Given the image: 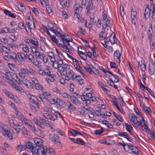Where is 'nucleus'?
Masks as SVG:
<instances>
[{
    "mask_svg": "<svg viewBox=\"0 0 155 155\" xmlns=\"http://www.w3.org/2000/svg\"><path fill=\"white\" fill-rule=\"evenodd\" d=\"M148 124L147 121L145 120L143 117H142L141 120L139 121L137 120V123L136 124H135L137 126H140L142 130L144 131H147L148 130Z\"/></svg>",
    "mask_w": 155,
    "mask_h": 155,
    "instance_id": "1",
    "label": "nucleus"
},
{
    "mask_svg": "<svg viewBox=\"0 0 155 155\" xmlns=\"http://www.w3.org/2000/svg\"><path fill=\"white\" fill-rule=\"evenodd\" d=\"M15 114L18 118L20 120L22 123L27 125V126L28 124L31 123V122L29 120L26 118L23 115L21 114L20 112L17 111V113Z\"/></svg>",
    "mask_w": 155,
    "mask_h": 155,
    "instance_id": "2",
    "label": "nucleus"
},
{
    "mask_svg": "<svg viewBox=\"0 0 155 155\" xmlns=\"http://www.w3.org/2000/svg\"><path fill=\"white\" fill-rule=\"evenodd\" d=\"M29 128L30 129L32 132L36 135L38 136H41L42 133L41 130L40 129L36 130L35 127L33 124L31 122V124H29L28 125Z\"/></svg>",
    "mask_w": 155,
    "mask_h": 155,
    "instance_id": "3",
    "label": "nucleus"
},
{
    "mask_svg": "<svg viewBox=\"0 0 155 155\" xmlns=\"http://www.w3.org/2000/svg\"><path fill=\"white\" fill-rule=\"evenodd\" d=\"M78 94L77 93H73L72 95L70 96V98L72 102L77 106H79L81 103L77 99V98H78Z\"/></svg>",
    "mask_w": 155,
    "mask_h": 155,
    "instance_id": "4",
    "label": "nucleus"
},
{
    "mask_svg": "<svg viewBox=\"0 0 155 155\" xmlns=\"http://www.w3.org/2000/svg\"><path fill=\"white\" fill-rule=\"evenodd\" d=\"M49 137L51 140L54 143L56 144H60L61 143L60 141L59 137L54 134H49Z\"/></svg>",
    "mask_w": 155,
    "mask_h": 155,
    "instance_id": "5",
    "label": "nucleus"
},
{
    "mask_svg": "<svg viewBox=\"0 0 155 155\" xmlns=\"http://www.w3.org/2000/svg\"><path fill=\"white\" fill-rule=\"evenodd\" d=\"M28 98L31 102L35 104L38 108H39L38 106L39 101L37 97L33 95H29L28 96Z\"/></svg>",
    "mask_w": 155,
    "mask_h": 155,
    "instance_id": "6",
    "label": "nucleus"
},
{
    "mask_svg": "<svg viewBox=\"0 0 155 155\" xmlns=\"http://www.w3.org/2000/svg\"><path fill=\"white\" fill-rule=\"evenodd\" d=\"M120 57L121 54L119 51L117 50L114 52V59L118 63H120Z\"/></svg>",
    "mask_w": 155,
    "mask_h": 155,
    "instance_id": "7",
    "label": "nucleus"
},
{
    "mask_svg": "<svg viewBox=\"0 0 155 155\" xmlns=\"http://www.w3.org/2000/svg\"><path fill=\"white\" fill-rule=\"evenodd\" d=\"M151 11H151L149 9V5H146L144 13V16L146 19L147 18L150 16L151 17L152 14L151 13L150 14Z\"/></svg>",
    "mask_w": 155,
    "mask_h": 155,
    "instance_id": "8",
    "label": "nucleus"
},
{
    "mask_svg": "<svg viewBox=\"0 0 155 155\" xmlns=\"http://www.w3.org/2000/svg\"><path fill=\"white\" fill-rule=\"evenodd\" d=\"M0 127H1L2 131V133L3 135H5L7 132L10 131L8 127L5 125L1 124H0Z\"/></svg>",
    "mask_w": 155,
    "mask_h": 155,
    "instance_id": "9",
    "label": "nucleus"
},
{
    "mask_svg": "<svg viewBox=\"0 0 155 155\" xmlns=\"http://www.w3.org/2000/svg\"><path fill=\"white\" fill-rule=\"evenodd\" d=\"M39 155H45L48 151V148L46 146H43L38 148Z\"/></svg>",
    "mask_w": 155,
    "mask_h": 155,
    "instance_id": "10",
    "label": "nucleus"
},
{
    "mask_svg": "<svg viewBox=\"0 0 155 155\" xmlns=\"http://www.w3.org/2000/svg\"><path fill=\"white\" fill-rule=\"evenodd\" d=\"M130 120L132 121L134 124H136L137 122V116L134 114H130L129 115Z\"/></svg>",
    "mask_w": 155,
    "mask_h": 155,
    "instance_id": "11",
    "label": "nucleus"
},
{
    "mask_svg": "<svg viewBox=\"0 0 155 155\" xmlns=\"http://www.w3.org/2000/svg\"><path fill=\"white\" fill-rule=\"evenodd\" d=\"M98 83L100 86L102 88L103 90L105 91L106 92L107 91H110V89L108 86L105 84L100 81L98 82Z\"/></svg>",
    "mask_w": 155,
    "mask_h": 155,
    "instance_id": "12",
    "label": "nucleus"
},
{
    "mask_svg": "<svg viewBox=\"0 0 155 155\" xmlns=\"http://www.w3.org/2000/svg\"><path fill=\"white\" fill-rule=\"evenodd\" d=\"M48 26L51 31L53 32H54L55 29H58V28L55 25V24L52 23L51 22H49L48 24Z\"/></svg>",
    "mask_w": 155,
    "mask_h": 155,
    "instance_id": "13",
    "label": "nucleus"
},
{
    "mask_svg": "<svg viewBox=\"0 0 155 155\" xmlns=\"http://www.w3.org/2000/svg\"><path fill=\"white\" fill-rule=\"evenodd\" d=\"M43 140L40 138L35 139L34 142L36 145L38 147H41L43 145Z\"/></svg>",
    "mask_w": 155,
    "mask_h": 155,
    "instance_id": "14",
    "label": "nucleus"
},
{
    "mask_svg": "<svg viewBox=\"0 0 155 155\" xmlns=\"http://www.w3.org/2000/svg\"><path fill=\"white\" fill-rule=\"evenodd\" d=\"M43 115L44 117L47 119H49L53 121L55 120L54 118L52 116L48 113H44Z\"/></svg>",
    "mask_w": 155,
    "mask_h": 155,
    "instance_id": "15",
    "label": "nucleus"
},
{
    "mask_svg": "<svg viewBox=\"0 0 155 155\" xmlns=\"http://www.w3.org/2000/svg\"><path fill=\"white\" fill-rule=\"evenodd\" d=\"M109 41L111 43V44H114L116 42L115 35V34L112 33L110 37Z\"/></svg>",
    "mask_w": 155,
    "mask_h": 155,
    "instance_id": "16",
    "label": "nucleus"
},
{
    "mask_svg": "<svg viewBox=\"0 0 155 155\" xmlns=\"http://www.w3.org/2000/svg\"><path fill=\"white\" fill-rule=\"evenodd\" d=\"M70 132L74 136H77L78 134H79L84 137L83 135L81 133L73 129H70Z\"/></svg>",
    "mask_w": 155,
    "mask_h": 155,
    "instance_id": "17",
    "label": "nucleus"
},
{
    "mask_svg": "<svg viewBox=\"0 0 155 155\" xmlns=\"http://www.w3.org/2000/svg\"><path fill=\"white\" fill-rule=\"evenodd\" d=\"M33 120L35 122L36 124L39 126L41 128H43L44 125L42 124L41 122L36 117H34Z\"/></svg>",
    "mask_w": 155,
    "mask_h": 155,
    "instance_id": "18",
    "label": "nucleus"
},
{
    "mask_svg": "<svg viewBox=\"0 0 155 155\" xmlns=\"http://www.w3.org/2000/svg\"><path fill=\"white\" fill-rule=\"evenodd\" d=\"M130 150L134 154L138 155L139 153V151L138 149L135 147L131 146Z\"/></svg>",
    "mask_w": 155,
    "mask_h": 155,
    "instance_id": "19",
    "label": "nucleus"
},
{
    "mask_svg": "<svg viewBox=\"0 0 155 155\" xmlns=\"http://www.w3.org/2000/svg\"><path fill=\"white\" fill-rule=\"evenodd\" d=\"M17 55L19 59L21 58L24 61L26 59V55L23 53L18 52L17 53Z\"/></svg>",
    "mask_w": 155,
    "mask_h": 155,
    "instance_id": "20",
    "label": "nucleus"
},
{
    "mask_svg": "<svg viewBox=\"0 0 155 155\" xmlns=\"http://www.w3.org/2000/svg\"><path fill=\"white\" fill-rule=\"evenodd\" d=\"M99 36V37L101 38V40H104L107 37V35L105 31H103L101 32Z\"/></svg>",
    "mask_w": 155,
    "mask_h": 155,
    "instance_id": "21",
    "label": "nucleus"
},
{
    "mask_svg": "<svg viewBox=\"0 0 155 155\" xmlns=\"http://www.w3.org/2000/svg\"><path fill=\"white\" fill-rule=\"evenodd\" d=\"M23 126L22 125H20L19 124H15V127L13 129L15 130L17 133H19V130H21V127Z\"/></svg>",
    "mask_w": 155,
    "mask_h": 155,
    "instance_id": "22",
    "label": "nucleus"
},
{
    "mask_svg": "<svg viewBox=\"0 0 155 155\" xmlns=\"http://www.w3.org/2000/svg\"><path fill=\"white\" fill-rule=\"evenodd\" d=\"M8 56L10 58L13 59L15 61H17V55L14 52H11Z\"/></svg>",
    "mask_w": 155,
    "mask_h": 155,
    "instance_id": "23",
    "label": "nucleus"
},
{
    "mask_svg": "<svg viewBox=\"0 0 155 155\" xmlns=\"http://www.w3.org/2000/svg\"><path fill=\"white\" fill-rule=\"evenodd\" d=\"M117 133L118 134H117V135L119 136L120 137H124L126 139H127L128 136V134L126 132H118Z\"/></svg>",
    "mask_w": 155,
    "mask_h": 155,
    "instance_id": "24",
    "label": "nucleus"
},
{
    "mask_svg": "<svg viewBox=\"0 0 155 155\" xmlns=\"http://www.w3.org/2000/svg\"><path fill=\"white\" fill-rule=\"evenodd\" d=\"M26 148L32 150L34 147L32 143L30 142H28L25 145Z\"/></svg>",
    "mask_w": 155,
    "mask_h": 155,
    "instance_id": "25",
    "label": "nucleus"
},
{
    "mask_svg": "<svg viewBox=\"0 0 155 155\" xmlns=\"http://www.w3.org/2000/svg\"><path fill=\"white\" fill-rule=\"evenodd\" d=\"M22 82L23 83L26 85L27 86H30L31 83V82L28 80L27 79L24 78L22 81Z\"/></svg>",
    "mask_w": 155,
    "mask_h": 155,
    "instance_id": "26",
    "label": "nucleus"
},
{
    "mask_svg": "<svg viewBox=\"0 0 155 155\" xmlns=\"http://www.w3.org/2000/svg\"><path fill=\"white\" fill-rule=\"evenodd\" d=\"M38 148L35 147H34L31 150V152L32 153V155H38L39 154L38 152Z\"/></svg>",
    "mask_w": 155,
    "mask_h": 155,
    "instance_id": "27",
    "label": "nucleus"
},
{
    "mask_svg": "<svg viewBox=\"0 0 155 155\" xmlns=\"http://www.w3.org/2000/svg\"><path fill=\"white\" fill-rule=\"evenodd\" d=\"M54 115L56 117L61 118L64 121L63 116L60 112L58 111L55 112L54 113Z\"/></svg>",
    "mask_w": 155,
    "mask_h": 155,
    "instance_id": "28",
    "label": "nucleus"
},
{
    "mask_svg": "<svg viewBox=\"0 0 155 155\" xmlns=\"http://www.w3.org/2000/svg\"><path fill=\"white\" fill-rule=\"evenodd\" d=\"M84 68L87 72H89L90 74H92V68H91V66L88 65L87 66H84Z\"/></svg>",
    "mask_w": 155,
    "mask_h": 155,
    "instance_id": "29",
    "label": "nucleus"
},
{
    "mask_svg": "<svg viewBox=\"0 0 155 155\" xmlns=\"http://www.w3.org/2000/svg\"><path fill=\"white\" fill-rule=\"evenodd\" d=\"M143 110L148 114H150L151 112V110L150 107L143 105L142 106Z\"/></svg>",
    "mask_w": 155,
    "mask_h": 155,
    "instance_id": "30",
    "label": "nucleus"
},
{
    "mask_svg": "<svg viewBox=\"0 0 155 155\" xmlns=\"http://www.w3.org/2000/svg\"><path fill=\"white\" fill-rule=\"evenodd\" d=\"M77 77V78L75 81L78 82L81 85H82L84 83L83 79L81 78L80 76H78Z\"/></svg>",
    "mask_w": 155,
    "mask_h": 155,
    "instance_id": "31",
    "label": "nucleus"
},
{
    "mask_svg": "<svg viewBox=\"0 0 155 155\" xmlns=\"http://www.w3.org/2000/svg\"><path fill=\"white\" fill-rule=\"evenodd\" d=\"M78 53L80 55V54L82 55V56H81L80 55V57L82 58L83 59L85 60L87 59V57L86 54H85V53L82 52V51H78Z\"/></svg>",
    "mask_w": 155,
    "mask_h": 155,
    "instance_id": "32",
    "label": "nucleus"
},
{
    "mask_svg": "<svg viewBox=\"0 0 155 155\" xmlns=\"http://www.w3.org/2000/svg\"><path fill=\"white\" fill-rule=\"evenodd\" d=\"M148 132L151 137L153 139L155 140V132L153 130H151L150 129L149 130Z\"/></svg>",
    "mask_w": 155,
    "mask_h": 155,
    "instance_id": "33",
    "label": "nucleus"
},
{
    "mask_svg": "<svg viewBox=\"0 0 155 155\" xmlns=\"http://www.w3.org/2000/svg\"><path fill=\"white\" fill-rule=\"evenodd\" d=\"M76 69L78 71L80 72L82 75H84L83 72L82 68L79 65H76L75 67Z\"/></svg>",
    "mask_w": 155,
    "mask_h": 155,
    "instance_id": "34",
    "label": "nucleus"
},
{
    "mask_svg": "<svg viewBox=\"0 0 155 155\" xmlns=\"http://www.w3.org/2000/svg\"><path fill=\"white\" fill-rule=\"evenodd\" d=\"M18 7L20 10L22 12H25V8L22 4H19L18 5Z\"/></svg>",
    "mask_w": 155,
    "mask_h": 155,
    "instance_id": "35",
    "label": "nucleus"
},
{
    "mask_svg": "<svg viewBox=\"0 0 155 155\" xmlns=\"http://www.w3.org/2000/svg\"><path fill=\"white\" fill-rule=\"evenodd\" d=\"M4 29H7V31L6 33H14L15 32V31L14 29H9L6 27L4 28Z\"/></svg>",
    "mask_w": 155,
    "mask_h": 155,
    "instance_id": "36",
    "label": "nucleus"
},
{
    "mask_svg": "<svg viewBox=\"0 0 155 155\" xmlns=\"http://www.w3.org/2000/svg\"><path fill=\"white\" fill-rule=\"evenodd\" d=\"M61 40L62 41L63 44L66 45L70 46V44L69 43V41L68 40V38L67 39H63L62 38V39H61Z\"/></svg>",
    "mask_w": 155,
    "mask_h": 155,
    "instance_id": "37",
    "label": "nucleus"
},
{
    "mask_svg": "<svg viewBox=\"0 0 155 155\" xmlns=\"http://www.w3.org/2000/svg\"><path fill=\"white\" fill-rule=\"evenodd\" d=\"M103 127H101V130H94V133L97 135H100L103 133Z\"/></svg>",
    "mask_w": 155,
    "mask_h": 155,
    "instance_id": "38",
    "label": "nucleus"
},
{
    "mask_svg": "<svg viewBox=\"0 0 155 155\" xmlns=\"http://www.w3.org/2000/svg\"><path fill=\"white\" fill-rule=\"evenodd\" d=\"M25 149V147L23 145H19L18 146L17 149L18 151L20 152L21 151L24 150Z\"/></svg>",
    "mask_w": 155,
    "mask_h": 155,
    "instance_id": "39",
    "label": "nucleus"
},
{
    "mask_svg": "<svg viewBox=\"0 0 155 155\" xmlns=\"http://www.w3.org/2000/svg\"><path fill=\"white\" fill-rule=\"evenodd\" d=\"M113 114L115 117L116 118L117 120H119L120 121L122 122L123 121V119L121 118V117L119 115L117 114L115 112H113Z\"/></svg>",
    "mask_w": 155,
    "mask_h": 155,
    "instance_id": "40",
    "label": "nucleus"
},
{
    "mask_svg": "<svg viewBox=\"0 0 155 155\" xmlns=\"http://www.w3.org/2000/svg\"><path fill=\"white\" fill-rule=\"evenodd\" d=\"M141 64L140 65L141 69L142 71H144L146 69V65L144 63V61H141Z\"/></svg>",
    "mask_w": 155,
    "mask_h": 155,
    "instance_id": "41",
    "label": "nucleus"
},
{
    "mask_svg": "<svg viewBox=\"0 0 155 155\" xmlns=\"http://www.w3.org/2000/svg\"><path fill=\"white\" fill-rule=\"evenodd\" d=\"M20 130H21L22 134L24 135H28L27 130L24 126H23Z\"/></svg>",
    "mask_w": 155,
    "mask_h": 155,
    "instance_id": "42",
    "label": "nucleus"
},
{
    "mask_svg": "<svg viewBox=\"0 0 155 155\" xmlns=\"http://www.w3.org/2000/svg\"><path fill=\"white\" fill-rule=\"evenodd\" d=\"M9 122V123L10 126L13 128L15 127V124L13 119L8 120Z\"/></svg>",
    "mask_w": 155,
    "mask_h": 155,
    "instance_id": "43",
    "label": "nucleus"
},
{
    "mask_svg": "<svg viewBox=\"0 0 155 155\" xmlns=\"http://www.w3.org/2000/svg\"><path fill=\"white\" fill-rule=\"evenodd\" d=\"M74 6L75 7V9L74 10L75 14H76L77 15H78L79 13L78 8L79 7V5L77 4H75Z\"/></svg>",
    "mask_w": 155,
    "mask_h": 155,
    "instance_id": "44",
    "label": "nucleus"
},
{
    "mask_svg": "<svg viewBox=\"0 0 155 155\" xmlns=\"http://www.w3.org/2000/svg\"><path fill=\"white\" fill-rule=\"evenodd\" d=\"M67 105L68 107L70 109H72L73 110H75L76 109V108L75 107L72 106L70 102L69 101H68L67 102Z\"/></svg>",
    "mask_w": 155,
    "mask_h": 155,
    "instance_id": "45",
    "label": "nucleus"
},
{
    "mask_svg": "<svg viewBox=\"0 0 155 155\" xmlns=\"http://www.w3.org/2000/svg\"><path fill=\"white\" fill-rule=\"evenodd\" d=\"M84 108L87 111H89L91 112L94 113L95 111L93 110V108L91 107H88L87 105L85 107H84Z\"/></svg>",
    "mask_w": 155,
    "mask_h": 155,
    "instance_id": "46",
    "label": "nucleus"
},
{
    "mask_svg": "<svg viewBox=\"0 0 155 155\" xmlns=\"http://www.w3.org/2000/svg\"><path fill=\"white\" fill-rule=\"evenodd\" d=\"M146 89L150 94L155 99V96L154 95V93L152 91L147 87H146Z\"/></svg>",
    "mask_w": 155,
    "mask_h": 155,
    "instance_id": "47",
    "label": "nucleus"
},
{
    "mask_svg": "<svg viewBox=\"0 0 155 155\" xmlns=\"http://www.w3.org/2000/svg\"><path fill=\"white\" fill-rule=\"evenodd\" d=\"M15 76L16 79L14 80L19 85L21 84L22 81H21L19 78L15 74Z\"/></svg>",
    "mask_w": 155,
    "mask_h": 155,
    "instance_id": "48",
    "label": "nucleus"
},
{
    "mask_svg": "<svg viewBox=\"0 0 155 155\" xmlns=\"http://www.w3.org/2000/svg\"><path fill=\"white\" fill-rule=\"evenodd\" d=\"M4 136L6 135L9 140H12L13 139L12 136V134L10 131H9L8 132H7Z\"/></svg>",
    "mask_w": 155,
    "mask_h": 155,
    "instance_id": "49",
    "label": "nucleus"
},
{
    "mask_svg": "<svg viewBox=\"0 0 155 155\" xmlns=\"http://www.w3.org/2000/svg\"><path fill=\"white\" fill-rule=\"evenodd\" d=\"M110 64L111 68H115L117 67L118 65L114 62H110Z\"/></svg>",
    "mask_w": 155,
    "mask_h": 155,
    "instance_id": "50",
    "label": "nucleus"
},
{
    "mask_svg": "<svg viewBox=\"0 0 155 155\" xmlns=\"http://www.w3.org/2000/svg\"><path fill=\"white\" fill-rule=\"evenodd\" d=\"M125 125L126 127V129L127 131L132 130V127L129 125L127 123H125Z\"/></svg>",
    "mask_w": 155,
    "mask_h": 155,
    "instance_id": "51",
    "label": "nucleus"
},
{
    "mask_svg": "<svg viewBox=\"0 0 155 155\" xmlns=\"http://www.w3.org/2000/svg\"><path fill=\"white\" fill-rule=\"evenodd\" d=\"M136 12H131V19H132L133 20H135V19H136Z\"/></svg>",
    "mask_w": 155,
    "mask_h": 155,
    "instance_id": "52",
    "label": "nucleus"
},
{
    "mask_svg": "<svg viewBox=\"0 0 155 155\" xmlns=\"http://www.w3.org/2000/svg\"><path fill=\"white\" fill-rule=\"evenodd\" d=\"M4 145L5 146V148H6V149L9 151H10L11 150V147L10 145H9V144L7 143L6 142H5L4 143Z\"/></svg>",
    "mask_w": 155,
    "mask_h": 155,
    "instance_id": "53",
    "label": "nucleus"
},
{
    "mask_svg": "<svg viewBox=\"0 0 155 155\" xmlns=\"http://www.w3.org/2000/svg\"><path fill=\"white\" fill-rule=\"evenodd\" d=\"M20 70L23 73L27 75L28 74V70L25 68H21Z\"/></svg>",
    "mask_w": 155,
    "mask_h": 155,
    "instance_id": "54",
    "label": "nucleus"
},
{
    "mask_svg": "<svg viewBox=\"0 0 155 155\" xmlns=\"http://www.w3.org/2000/svg\"><path fill=\"white\" fill-rule=\"evenodd\" d=\"M36 89L37 90H41L43 88V87L39 84L38 83L35 85Z\"/></svg>",
    "mask_w": 155,
    "mask_h": 155,
    "instance_id": "55",
    "label": "nucleus"
},
{
    "mask_svg": "<svg viewBox=\"0 0 155 155\" xmlns=\"http://www.w3.org/2000/svg\"><path fill=\"white\" fill-rule=\"evenodd\" d=\"M31 25H30V26L28 27L29 29L30 30V32L31 33V30H34L35 29V28L34 23V22H33V23H31Z\"/></svg>",
    "mask_w": 155,
    "mask_h": 155,
    "instance_id": "56",
    "label": "nucleus"
},
{
    "mask_svg": "<svg viewBox=\"0 0 155 155\" xmlns=\"http://www.w3.org/2000/svg\"><path fill=\"white\" fill-rule=\"evenodd\" d=\"M22 49L25 52L27 53L29 51L28 48L26 45H23Z\"/></svg>",
    "mask_w": 155,
    "mask_h": 155,
    "instance_id": "57",
    "label": "nucleus"
},
{
    "mask_svg": "<svg viewBox=\"0 0 155 155\" xmlns=\"http://www.w3.org/2000/svg\"><path fill=\"white\" fill-rule=\"evenodd\" d=\"M132 145L125 144V146H124V149L126 151H128L129 150H130V148Z\"/></svg>",
    "mask_w": 155,
    "mask_h": 155,
    "instance_id": "58",
    "label": "nucleus"
},
{
    "mask_svg": "<svg viewBox=\"0 0 155 155\" xmlns=\"http://www.w3.org/2000/svg\"><path fill=\"white\" fill-rule=\"evenodd\" d=\"M51 39L56 44H57L58 42V40L55 37H54V36H50Z\"/></svg>",
    "mask_w": 155,
    "mask_h": 155,
    "instance_id": "59",
    "label": "nucleus"
},
{
    "mask_svg": "<svg viewBox=\"0 0 155 155\" xmlns=\"http://www.w3.org/2000/svg\"><path fill=\"white\" fill-rule=\"evenodd\" d=\"M122 10L121 11V6H120V14H121V16L122 17V18H123V19H124V14L125 13V12L124 11V8L122 5Z\"/></svg>",
    "mask_w": 155,
    "mask_h": 155,
    "instance_id": "60",
    "label": "nucleus"
},
{
    "mask_svg": "<svg viewBox=\"0 0 155 155\" xmlns=\"http://www.w3.org/2000/svg\"><path fill=\"white\" fill-rule=\"evenodd\" d=\"M93 5L92 2L91 1H89V5L87 6V9L88 10L87 11V12H88L89 10L91 9V6H92Z\"/></svg>",
    "mask_w": 155,
    "mask_h": 155,
    "instance_id": "61",
    "label": "nucleus"
},
{
    "mask_svg": "<svg viewBox=\"0 0 155 155\" xmlns=\"http://www.w3.org/2000/svg\"><path fill=\"white\" fill-rule=\"evenodd\" d=\"M40 120L42 121V122L45 124H49V121L48 120H45L43 118H40Z\"/></svg>",
    "mask_w": 155,
    "mask_h": 155,
    "instance_id": "62",
    "label": "nucleus"
},
{
    "mask_svg": "<svg viewBox=\"0 0 155 155\" xmlns=\"http://www.w3.org/2000/svg\"><path fill=\"white\" fill-rule=\"evenodd\" d=\"M55 51L57 53L58 55L59 56L60 58L61 59H62V58L64 57L63 56V55L62 53H61L60 52H59L57 49H56Z\"/></svg>",
    "mask_w": 155,
    "mask_h": 155,
    "instance_id": "63",
    "label": "nucleus"
},
{
    "mask_svg": "<svg viewBox=\"0 0 155 155\" xmlns=\"http://www.w3.org/2000/svg\"><path fill=\"white\" fill-rule=\"evenodd\" d=\"M150 48L153 51L155 52V44L154 43L153 41L150 45Z\"/></svg>",
    "mask_w": 155,
    "mask_h": 155,
    "instance_id": "64",
    "label": "nucleus"
}]
</instances>
